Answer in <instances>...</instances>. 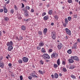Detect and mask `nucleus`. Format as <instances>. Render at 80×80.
Wrapping results in <instances>:
<instances>
[{
	"label": "nucleus",
	"instance_id": "nucleus-1",
	"mask_svg": "<svg viewBox=\"0 0 80 80\" xmlns=\"http://www.w3.org/2000/svg\"><path fill=\"white\" fill-rule=\"evenodd\" d=\"M43 59L47 60V59H50V56L47 54H44L43 56Z\"/></svg>",
	"mask_w": 80,
	"mask_h": 80
},
{
	"label": "nucleus",
	"instance_id": "nucleus-2",
	"mask_svg": "<svg viewBox=\"0 0 80 80\" xmlns=\"http://www.w3.org/2000/svg\"><path fill=\"white\" fill-rule=\"evenodd\" d=\"M66 33L68 35H71V31L69 30L68 28H66L65 29Z\"/></svg>",
	"mask_w": 80,
	"mask_h": 80
},
{
	"label": "nucleus",
	"instance_id": "nucleus-3",
	"mask_svg": "<svg viewBox=\"0 0 80 80\" xmlns=\"http://www.w3.org/2000/svg\"><path fill=\"white\" fill-rule=\"evenodd\" d=\"M71 58H72V59L76 61H79V59L77 56H71Z\"/></svg>",
	"mask_w": 80,
	"mask_h": 80
},
{
	"label": "nucleus",
	"instance_id": "nucleus-4",
	"mask_svg": "<svg viewBox=\"0 0 80 80\" xmlns=\"http://www.w3.org/2000/svg\"><path fill=\"white\" fill-rule=\"evenodd\" d=\"M51 35H52V39H53L54 40H55V39L56 38V34H55V32H52Z\"/></svg>",
	"mask_w": 80,
	"mask_h": 80
},
{
	"label": "nucleus",
	"instance_id": "nucleus-5",
	"mask_svg": "<svg viewBox=\"0 0 80 80\" xmlns=\"http://www.w3.org/2000/svg\"><path fill=\"white\" fill-rule=\"evenodd\" d=\"M22 59L24 62H27L28 61V58L26 57H23L22 58Z\"/></svg>",
	"mask_w": 80,
	"mask_h": 80
},
{
	"label": "nucleus",
	"instance_id": "nucleus-6",
	"mask_svg": "<svg viewBox=\"0 0 80 80\" xmlns=\"http://www.w3.org/2000/svg\"><path fill=\"white\" fill-rule=\"evenodd\" d=\"M58 57V54L57 53H53L52 55H51V58H57Z\"/></svg>",
	"mask_w": 80,
	"mask_h": 80
},
{
	"label": "nucleus",
	"instance_id": "nucleus-7",
	"mask_svg": "<svg viewBox=\"0 0 80 80\" xmlns=\"http://www.w3.org/2000/svg\"><path fill=\"white\" fill-rule=\"evenodd\" d=\"M7 46H12L13 45V42L11 41L10 42H8L7 43Z\"/></svg>",
	"mask_w": 80,
	"mask_h": 80
},
{
	"label": "nucleus",
	"instance_id": "nucleus-8",
	"mask_svg": "<svg viewBox=\"0 0 80 80\" xmlns=\"http://www.w3.org/2000/svg\"><path fill=\"white\" fill-rule=\"evenodd\" d=\"M0 67L2 68H4V64L2 62H0Z\"/></svg>",
	"mask_w": 80,
	"mask_h": 80
},
{
	"label": "nucleus",
	"instance_id": "nucleus-9",
	"mask_svg": "<svg viewBox=\"0 0 80 80\" xmlns=\"http://www.w3.org/2000/svg\"><path fill=\"white\" fill-rule=\"evenodd\" d=\"M62 47V44L61 43H59L58 46V50H60Z\"/></svg>",
	"mask_w": 80,
	"mask_h": 80
},
{
	"label": "nucleus",
	"instance_id": "nucleus-10",
	"mask_svg": "<svg viewBox=\"0 0 80 80\" xmlns=\"http://www.w3.org/2000/svg\"><path fill=\"white\" fill-rule=\"evenodd\" d=\"M8 50L9 51H11L12 50H13V46H10L8 47Z\"/></svg>",
	"mask_w": 80,
	"mask_h": 80
},
{
	"label": "nucleus",
	"instance_id": "nucleus-11",
	"mask_svg": "<svg viewBox=\"0 0 80 80\" xmlns=\"http://www.w3.org/2000/svg\"><path fill=\"white\" fill-rule=\"evenodd\" d=\"M73 59L71 58V59H68L69 61V63H73L74 61H73V59Z\"/></svg>",
	"mask_w": 80,
	"mask_h": 80
},
{
	"label": "nucleus",
	"instance_id": "nucleus-12",
	"mask_svg": "<svg viewBox=\"0 0 80 80\" xmlns=\"http://www.w3.org/2000/svg\"><path fill=\"white\" fill-rule=\"evenodd\" d=\"M3 9H4V12L5 13H7L8 12V10L7 9V8H6V7L4 6L3 7Z\"/></svg>",
	"mask_w": 80,
	"mask_h": 80
},
{
	"label": "nucleus",
	"instance_id": "nucleus-13",
	"mask_svg": "<svg viewBox=\"0 0 80 80\" xmlns=\"http://www.w3.org/2000/svg\"><path fill=\"white\" fill-rule=\"evenodd\" d=\"M21 29L22 30H26V27L25 26L22 25L21 27Z\"/></svg>",
	"mask_w": 80,
	"mask_h": 80
},
{
	"label": "nucleus",
	"instance_id": "nucleus-14",
	"mask_svg": "<svg viewBox=\"0 0 80 80\" xmlns=\"http://www.w3.org/2000/svg\"><path fill=\"white\" fill-rule=\"evenodd\" d=\"M47 28L44 29L43 32L44 35H46V33H47Z\"/></svg>",
	"mask_w": 80,
	"mask_h": 80
},
{
	"label": "nucleus",
	"instance_id": "nucleus-15",
	"mask_svg": "<svg viewBox=\"0 0 80 80\" xmlns=\"http://www.w3.org/2000/svg\"><path fill=\"white\" fill-rule=\"evenodd\" d=\"M77 43H74V46L72 47V49L77 48Z\"/></svg>",
	"mask_w": 80,
	"mask_h": 80
},
{
	"label": "nucleus",
	"instance_id": "nucleus-16",
	"mask_svg": "<svg viewBox=\"0 0 80 80\" xmlns=\"http://www.w3.org/2000/svg\"><path fill=\"white\" fill-rule=\"evenodd\" d=\"M43 19L44 20H47L48 19V16H46L43 18Z\"/></svg>",
	"mask_w": 80,
	"mask_h": 80
},
{
	"label": "nucleus",
	"instance_id": "nucleus-17",
	"mask_svg": "<svg viewBox=\"0 0 80 80\" xmlns=\"http://www.w3.org/2000/svg\"><path fill=\"white\" fill-rule=\"evenodd\" d=\"M57 63L58 65H60V59H58L57 61Z\"/></svg>",
	"mask_w": 80,
	"mask_h": 80
},
{
	"label": "nucleus",
	"instance_id": "nucleus-18",
	"mask_svg": "<svg viewBox=\"0 0 80 80\" xmlns=\"http://www.w3.org/2000/svg\"><path fill=\"white\" fill-rule=\"evenodd\" d=\"M24 10L25 12V16H26V17H27V16H28V12L27 11V10Z\"/></svg>",
	"mask_w": 80,
	"mask_h": 80
},
{
	"label": "nucleus",
	"instance_id": "nucleus-19",
	"mask_svg": "<svg viewBox=\"0 0 80 80\" xmlns=\"http://www.w3.org/2000/svg\"><path fill=\"white\" fill-rule=\"evenodd\" d=\"M4 19L5 21L6 22H7V21H8V18L7 17H5Z\"/></svg>",
	"mask_w": 80,
	"mask_h": 80
},
{
	"label": "nucleus",
	"instance_id": "nucleus-20",
	"mask_svg": "<svg viewBox=\"0 0 80 80\" xmlns=\"http://www.w3.org/2000/svg\"><path fill=\"white\" fill-rule=\"evenodd\" d=\"M67 53H69V54H71L72 53V49H69L67 51Z\"/></svg>",
	"mask_w": 80,
	"mask_h": 80
},
{
	"label": "nucleus",
	"instance_id": "nucleus-21",
	"mask_svg": "<svg viewBox=\"0 0 80 80\" xmlns=\"http://www.w3.org/2000/svg\"><path fill=\"white\" fill-rule=\"evenodd\" d=\"M54 76L55 78H57L58 77V74L56 73L54 74Z\"/></svg>",
	"mask_w": 80,
	"mask_h": 80
},
{
	"label": "nucleus",
	"instance_id": "nucleus-22",
	"mask_svg": "<svg viewBox=\"0 0 80 80\" xmlns=\"http://www.w3.org/2000/svg\"><path fill=\"white\" fill-rule=\"evenodd\" d=\"M39 45L40 47H42L44 45V44L43 42H41L39 43Z\"/></svg>",
	"mask_w": 80,
	"mask_h": 80
},
{
	"label": "nucleus",
	"instance_id": "nucleus-23",
	"mask_svg": "<svg viewBox=\"0 0 80 80\" xmlns=\"http://www.w3.org/2000/svg\"><path fill=\"white\" fill-rule=\"evenodd\" d=\"M41 52H42L43 53H45L46 52V51L45 50V49H44V48H42L41 49Z\"/></svg>",
	"mask_w": 80,
	"mask_h": 80
},
{
	"label": "nucleus",
	"instance_id": "nucleus-24",
	"mask_svg": "<svg viewBox=\"0 0 80 80\" xmlns=\"http://www.w3.org/2000/svg\"><path fill=\"white\" fill-rule=\"evenodd\" d=\"M52 12L53 11H52V10H50L48 12V13L50 15H52Z\"/></svg>",
	"mask_w": 80,
	"mask_h": 80
},
{
	"label": "nucleus",
	"instance_id": "nucleus-25",
	"mask_svg": "<svg viewBox=\"0 0 80 80\" xmlns=\"http://www.w3.org/2000/svg\"><path fill=\"white\" fill-rule=\"evenodd\" d=\"M35 73H32L31 74V77L32 78H34V75Z\"/></svg>",
	"mask_w": 80,
	"mask_h": 80
},
{
	"label": "nucleus",
	"instance_id": "nucleus-26",
	"mask_svg": "<svg viewBox=\"0 0 80 80\" xmlns=\"http://www.w3.org/2000/svg\"><path fill=\"white\" fill-rule=\"evenodd\" d=\"M54 67L55 68H56L58 67V65L57 64H54Z\"/></svg>",
	"mask_w": 80,
	"mask_h": 80
},
{
	"label": "nucleus",
	"instance_id": "nucleus-27",
	"mask_svg": "<svg viewBox=\"0 0 80 80\" xmlns=\"http://www.w3.org/2000/svg\"><path fill=\"white\" fill-rule=\"evenodd\" d=\"M18 62L19 63H22L23 61L21 59H19L18 60Z\"/></svg>",
	"mask_w": 80,
	"mask_h": 80
},
{
	"label": "nucleus",
	"instance_id": "nucleus-28",
	"mask_svg": "<svg viewBox=\"0 0 80 80\" xmlns=\"http://www.w3.org/2000/svg\"><path fill=\"white\" fill-rule=\"evenodd\" d=\"M62 71H63V72H67V69H66V68H63Z\"/></svg>",
	"mask_w": 80,
	"mask_h": 80
},
{
	"label": "nucleus",
	"instance_id": "nucleus-29",
	"mask_svg": "<svg viewBox=\"0 0 80 80\" xmlns=\"http://www.w3.org/2000/svg\"><path fill=\"white\" fill-rule=\"evenodd\" d=\"M54 18L56 19V20H58V16L57 15H55L54 16Z\"/></svg>",
	"mask_w": 80,
	"mask_h": 80
},
{
	"label": "nucleus",
	"instance_id": "nucleus-30",
	"mask_svg": "<svg viewBox=\"0 0 80 80\" xmlns=\"http://www.w3.org/2000/svg\"><path fill=\"white\" fill-rule=\"evenodd\" d=\"M38 72H39L40 73H41V74H42V75H43V72L42 71L39 70Z\"/></svg>",
	"mask_w": 80,
	"mask_h": 80
},
{
	"label": "nucleus",
	"instance_id": "nucleus-31",
	"mask_svg": "<svg viewBox=\"0 0 80 80\" xmlns=\"http://www.w3.org/2000/svg\"><path fill=\"white\" fill-rule=\"evenodd\" d=\"M71 77L72 78H73L74 79H75V78H76V77H75V76H74V75H71Z\"/></svg>",
	"mask_w": 80,
	"mask_h": 80
},
{
	"label": "nucleus",
	"instance_id": "nucleus-32",
	"mask_svg": "<svg viewBox=\"0 0 80 80\" xmlns=\"http://www.w3.org/2000/svg\"><path fill=\"white\" fill-rule=\"evenodd\" d=\"M65 23H68V19H67V18H66L65 19Z\"/></svg>",
	"mask_w": 80,
	"mask_h": 80
},
{
	"label": "nucleus",
	"instance_id": "nucleus-33",
	"mask_svg": "<svg viewBox=\"0 0 80 80\" xmlns=\"http://www.w3.org/2000/svg\"><path fill=\"white\" fill-rule=\"evenodd\" d=\"M68 2L69 3H72V0H68Z\"/></svg>",
	"mask_w": 80,
	"mask_h": 80
},
{
	"label": "nucleus",
	"instance_id": "nucleus-34",
	"mask_svg": "<svg viewBox=\"0 0 80 80\" xmlns=\"http://www.w3.org/2000/svg\"><path fill=\"white\" fill-rule=\"evenodd\" d=\"M67 23H63V25L64 27H67Z\"/></svg>",
	"mask_w": 80,
	"mask_h": 80
},
{
	"label": "nucleus",
	"instance_id": "nucleus-35",
	"mask_svg": "<svg viewBox=\"0 0 80 80\" xmlns=\"http://www.w3.org/2000/svg\"><path fill=\"white\" fill-rule=\"evenodd\" d=\"M40 63H41V64H42V65H43V61L41 60L40 61Z\"/></svg>",
	"mask_w": 80,
	"mask_h": 80
},
{
	"label": "nucleus",
	"instance_id": "nucleus-36",
	"mask_svg": "<svg viewBox=\"0 0 80 80\" xmlns=\"http://www.w3.org/2000/svg\"><path fill=\"white\" fill-rule=\"evenodd\" d=\"M68 20H69V21H70L71 20V17H69L68 18Z\"/></svg>",
	"mask_w": 80,
	"mask_h": 80
},
{
	"label": "nucleus",
	"instance_id": "nucleus-37",
	"mask_svg": "<svg viewBox=\"0 0 80 80\" xmlns=\"http://www.w3.org/2000/svg\"><path fill=\"white\" fill-rule=\"evenodd\" d=\"M20 40H22L23 39V36H20L19 37Z\"/></svg>",
	"mask_w": 80,
	"mask_h": 80
},
{
	"label": "nucleus",
	"instance_id": "nucleus-38",
	"mask_svg": "<svg viewBox=\"0 0 80 80\" xmlns=\"http://www.w3.org/2000/svg\"><path fill=\"white\" fill-rule=\"evenodd\" d=\"M38 33L39 35H42V32L41 31H39L38 32Z\"/></svg>",
	"mask_w": 80,
	"mask_h": 80
},
{
	"label": "nucleus",
	"instance_id": "nucleus-39",
	"mask_svg": "<svg viewBox=\"0 0 80 80\" xmlns=\"http://www.w3.org/2000/svg\"><path fill=\"white\" fill-rule=\"evenodd\" d=\"M16 40H18V41H20V39L18 38V36H17L16 37Z\"/></svg>",
	"mask_w": 80,
	"mask_h": 80
},
{
	"label": "nucleus",
	"instance_id": "nucleus-40",
	"mask_svg": "<svg viewBox=\"0 0 80 80\" xmlns=\"http://www.w3.org/2000/svg\"><path fill=\"white\" fill-rule=\"evenodd\" d=\"M37 49L38 50H40L41 48H40V47H39V46H38L37 47Z\"/></svg>",
	"mask_w": 80,
	"mask_h": 80
},
{
	"label": "nucleus",
	"instance_id": "nucleus-41",
	"mask_svg": "<svg viewBox=\"0 0 80 80\" xmlns=\"http://www.w3.org/2000/svg\"><path fill=\"white\" fill-rule=\"evenodd\" d=\"M14 8L16 10H18V8H17L16 5L14 6Z\"/></svg>",
	"mask_w": 80,
	"mask_h": 80
},
{
	"label": "nucleus",
	"instance_id": "nucleus-42",
	"mask_svg": "<svg viewBox=\"0 0 80 80\" xmlns=\"http://www.w3.org/2000/svg\"><path fill=\"white\" fill-rule=\"evenodd\" d=\"M26 8L27 10H30V7L28 6H27L26 7Z\"/></svg>",
	"mask_w": 80,
	"mask_h": 80
},
{
	"label": "nucleus",
	"instance_id": "nucleus-43",
	"mask_svg": "<svg viewBox=\"0 0 80 80\" xmlns=\"http://www.w3.org/2000/svg\"><path fill=\"white\" fill-rule=\"evenodd\" d=\"M20 78L21 80H23V77L22 76H20Z\"/></svg>",
	"mask_w": 80,
	"mask_h": 80
},
{
	"label": "nucleus",
	"instance_id": "nucleus-44",
	"mask_svg": "<svg viewBox=\"0 0 80 80\" xmlns=\"http://www.w3.org/2000/svg\"><path fill=\"white\" fill-rule=\"evenodd\" d=\"M70 69H73L74 68V67L73 66H71L70 67Z\"/></svg>",
	"mask_w": 80,
	"mask_h": 80
},
{
	"label": "nucleus",
	"instance_id": "nucleus-45",
	"mask_svg": "<svg viewBox=\"0 0 80 80\" xmlns=\"http://www.w3.org/2000/svg\"><path fill=\"white\" fill-rule=\"evenodd\" d=\"M46 15V12H43V13H42V17H43V16L44 15Z\"/></svg>",
	"mask_w": 80,
	"mask_h": 80
},
{
	"label": "nucleus",
	"instance_id": "nucleus-46",
	"mask_svg": "<svg viewBox=\"0 0 80 80\" xmlns=\"http://www.w3.org/2000/svg\"><path fill=\"white\" fill-rule=\"evenodd\" d=\"M11 12L12 13H13V12H14V10H13V9H11Z\"/></svg>",
	"mask_w": 80,
	"mask_h": 80
},
{
	"label": "nucleus",
	"instance_id": "nucleus-47",
	"mask_svg": "<svg viewBox=\"0 0 80 80\" xmlns=\"http://www.w3.org/2000/svg\"><path fill=\"white\" fill-rule=\"evenodd\" d=\"M3 12V9H0V12Z\"/></svg>",
	"mask_w": 80,
	"mask_h": 80
},
{
	"label": "nucleus",
	"instance_id": "nucleus-48",
	"mask_svg": "<svg viewBox=\"0 0 80 80\" xmlns=\"http://www.w3.org/2000/svg\"><path fill=\"white\" fill-rule=\"evenodd\" d=\"M74 17L75 18H77V14L74 15Z\"/></svg>",
	"mask_w": 80,
	"mask_h": 80
},
{
	"label": "nucleus",
	"instance_id": "nucleus-49",
	"mask_svg": "<svg viewBox=\"0 0 80 80\" xmlns=\"http://www.w3.org/2000/svg\"><path fill=\"white\" fill-rule=\"evenodd\" d=\"M29 79V80H32V78L31 76H29L28 77Z\"/></svg>",
	"mask_w": 80,
	"mask_h": 80
},
{
	"label": "nucleus",
	"instance_id": "nucleus-50",
	"mask_svg": "<svg viewBox=\"0 0 80 80\" xmlns=\"http://www.w3.org/2000/svg\"><path fill=\"white\" fill-rule=\"evenodd\" d=\"M34 77L35 78H38V76H37V75L34 74Z\"/></svg>",
	"mask_w": 80,
	"mask_h": 80
},
{
	"label": "nucleus",
	"instance_id": "nucleus-51",
	"mask_svg": "<svg viewBox=\"0 0 80 80\" xmlns=\"http://www.w3.org/2000/svg\"><path fill=\"white\" fill-rule=\"evenodd\" d=\"M62 64L64 65H65V61H62Z\"/></svg>",
	"mask_w": 80,
	"mask_h": 80
},
{
	"label": "nucleus",
	"instance_id": "nucleus-52",
	"mask_svg": "<svg viewBox=\"0 0 80 80\" xmlns=\"http://www.w3.org/2000/svg\"><path fill=\"white\" fill-rule=\"evenodd\" d=\"M24 7V4L23 3H22V6L21 7V8H23Z\"/></svg>",
	"mask_w": 80,
	"mask_h": 80
},
{
	"label": "nucleus",
	"instance_id": "nucleus-53",
	"mask_svg": "<svg viewBox=\"0 0 80 80\" xmlns=\"http://www.w3.org/2000/svg\"><path fill=\"white\" fill-rule=\"evenodd\" d=\"M49 51L50 52H52V49H50L49 50Z\"/></svg>",
	"mask_w": 80,
	"mask_h": 80
},
{
	"label": "nucleus",
	"instance_id": "nucleus-54",
	"mask_svg": "<svg viewBox=\"0 0 80 80\" xmlns=\"http://www.w3.org/2000/svg\"><path fill=\"white\" fill-rule=\"evenodd\" d=\"M8 65L9 67H11V66H12V64H11V63H9Z\"/></svg>",
	"mask_w": 80,
	"mask_h": 80
},
{
	"label": "nucleus",
	"instance_id": "nucleus-55",
	"mask_svg": "<svg viewBox=\"0 0 80 80\" xmlns=\"http://www.w3.org/2000/svg\"><path fill=\"white\" fill-rule=\"evenodd\" d=\"M9 2H10V1L8 0V1L6 3V4H8L9 3Z\"/></svg>",
	"mask_w": 80,
	"mask_h": 80
},
{
	"label": "nucleus",
	"instance_id": "nucleus-56",
	"mask_svg": "<svg viewBox=\"0 0 80 80\" xmlns=\"http://www.w3.org/2000/svg\"><path fill=\"white\" fill-rule=\"evenodd\" d=\"M51 77L52 78H54V75H53V74H52L51 75Z\"/></svg>",
	"mask_w": 80,
	"mask_h": 80
},
{
	"label": "nucleus",
	"instance_id": "nucleus-57",
	"mask_svg": "<svg viewBox=\"0 0 80 80\" xmlns=\"http://www.w3.org/2000/svg\"><path fill=\"white\" fill-rule=\"evenodd\" d=\"M49 61L50 60H46L45 62H49Z\"/></svg>",
	"mask_w": 80,
	"mask_h": 80
},
{
	"label": "nucleus",
	"instance_id": "nucleus-58",
	"mask_svg": "<svg viewBox=\"0 0 80 80\" xmlns=\"http://www.w3.org/2000/svg\"><path fill=\"white\" fill-rule=\"evenodd\" d=\"M18 19H19V20H20V19H22V17H21V16H20L18 17Z\"/></svg>",
	"mask_w": 80,
	"mask_h": 80
},
{
	"label": "nucleus",
	"instance_id": "nucleus-59",
	"mask_svg": "<svg viewBox=\"0 0 80 80\" xmlns=\"http://www.w3.org/2000/svg\"><path fill=\"white\" fill-rule=\"evenodd\" d=\"M31 12H34V10H33V9H32L31 10Z\"/></svg>",
	"mask_w": 80,
	"mask_h": 80
},
{
	"label": "nucleus",
	"instance_id": "nucleus-60",
	"mask_svg": "<svg viewBox=\"0 0 80 80\" xmlns=\"http://www.w3.org/2000/svg\"><path fill=\"white\" fill-rule=\"evenodd\" d=\"M78 42H80V39H78Z\"/></svg>",
	"mask_w": 80,
	"mask_h": 80
},
{
	"label": "nucleus",
	"instance_id": "nucleus-61",
	"mask_svg": "<svg viewBox=\"0 0 80 80\" xmlns=\"http://www.w3.org/2000/svg\"><path fill=\"white\" fill-rule=\"evenodd\" d=\"M68 37L67 36H66V39L67 40V39H68Z\"/></svg>",
	"mask_w": 80,
	"mask_h": 80
},
{
	"label": "nucleus",
	"instance_id": "nucleus-62",
	"mask_svg": "<svg viewBox=\"0 0 80 80\" xmlns=\"http://www.w3.org/2000/svg\"><path fill=\"white\" fill-rule=\"evenodd\" d=\"M51 25L53 26V25H54V24L52 22V23H51Z\"/></svg>",
	"mask_w": 80,
	"mask_h": 80
},
{
	"label": "nucleus",
	"instance_id": "nucleus-63",
	"mask_svg": "<svg viewBox=\"0 0 80 80\" xmlns=\"http://www.w3.org/2000/svg\"><path fill=\"white\" fill-rule=\"evenodd\" d=\"M2 32H3V33H6L5 31H3Z\"/></svg>",
	"mask_w": 80,
	"mask_h": 80
},
{
	"label": "nucleus",
	"instance_id": "nucleus-64",
	"mask_svg": "<svg viewBox=\"0 0 80 80\" xmlns=\"http://www.w3.org/2000/svg\"><path fill=\"white\" fill-rule=\"evenodd\" d=\"M59 76H60V77H61V76H62V74L61 73H60L59 74Z\"/></svg>",
	"mask_w": 80,
	"mask_h": 80
}]
</instances>
